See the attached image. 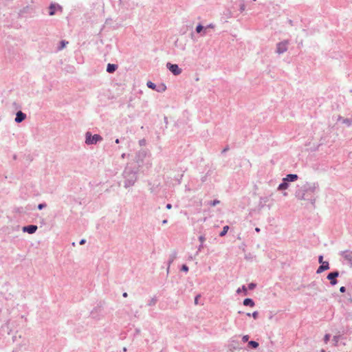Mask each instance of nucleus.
Here are the masks:
<instances>
[{
    "instance_id": "1",
    "label": "nucleus",
    "mask_w": 352,
    "mask_h": 352,
    "mask_svg": "<svg viewBox=\"0 0 352 352\" xmlns=\"http://www.w3.org/2000/svg\"><path fill=\"white\" fill-rule=\"evenodd\" d=\"M102 137L100 135L95 134L94 135H91V134L89 132L86 133V140L85 142L87 144H96L98 142L102 140Z\"/></svg>"
},
{
    "instance_id": "2",
    "label": "nucleus",
    "mask_w": 352,
    "mask_h": 352,
    "mask_svg": "<svg viewBox=\"0 0 352 352\" xmlns=\"http://www.w3.org/2000/svg\"><path fill=\"white\" fill-rule=\"evenodd\" d=\"M167 67L175 75H179L182 73V69L179 68L177 65L167 63Z\"/></svg>"
},
{
    "instance_id": "3",
    "label": "nucleus",
    "mask_w": 352,
    "mask_h": 352,
    "mask_svg": "<svg viewBox=\"0 0 352 352\" xmlns=\"http://www.w3.org/2000/svg\"><path fill=\"white\" fill-rule=\"evenodd\" d=\"M287 49V41H284V42H281L280 43L278 44L277 45V52L278 54H282L283 52H285Z\"/></svg>"
},
{
    "instance_id": "4",
    "label": "nucleus",
    "mask_w": 352,
    "mask_h": 352,
    "mask_svg": "<svg viewBox=\"0 0 352 352\" xmlns=\"http://www.w3.org/2000/svg\"><path fill=\"white\" fill-rule=\"evenodd\" d=\"M339 275V273L338 272H333L327 276V278L331 281V284L334 285L337 283V280L336 279V277H338Z\"/></svg>"
},
{
    "instance_id": "5",
    "label": "nucleus",
    "mask_w": 352,
    "mask_h": 352,
    "mask_svg": "<svg viewBox=\"0 0 352 352\" xmlns=\"http://www.w3.org/2000/svg\"><path fill=\"white\" fill-rule=\"evenodd\" d=\"M37 230V226H34V225H31V226H25L23 227V230L24 232H27L30 234H33Z\"/></svg>"
},
{
    "instance_id": "6",
    "label": "nucleus",
    "mask_w": 352,
    "mask_h": 352,
    "mask_svg": "<svg viewBox=\"0 0 352 352\" xmlns=\"http://www.w3.org/2000/svg\"><path fill=\"white\" fill-rule=\"evenodd\" d=\"M26 116L25 113H23V112L21 111H18L16 113V118H15V121L16 122H21L23 120H25Z\"/></svg>"
},
{
    "instance_id": "7",
    "label": "nucleus",
    "mask_w": 352,
    "mask_h": 352,
    "mask_svg": "<svg viewBox=\"0 0 352 352\" xmlns=\"http://www.w3.org/2000/svg\"><path fill=\"white\" fill-rule=\"evenodd\" d=\"M329 268V263L324 262L322 265L318 268L317 273L320 274L324 270H327Z\"/></svg>"
},
{
    "instance_id": "8",
    "label": "nucleus",
    "mask_w": 352,
    "mask_h": 352,
    "mask_svg": "<svg viewBox=\"0 0 352 352\" xmlns=\"http://www.w3.org/2000/svg\"><path fill=\"white\" fill-rule=\"evenodd\" d=\"M298 179V175L296 174H289L284 178L285 182H294Z\"/></svg>"
},
{
    "instance_id": "9",
    "label": "nucleus",
    "mask_w": 352,
    "mask_h": 352,
    "mask_svg": "<svg viewBox=\"0 0 352 352\" xmlns=\"http://www.w3.org/2000/svg\"><path fill=\"white\" fill-rule=\"evenodd\" d=\"M117 67L118 66L116 65L109 63L107 65V72L109 73H113L116 70Z\"/></svg>"
},
{
    "instance_id": "10",
    "label": "nucleus",
    "mask_w": 352,
    "mask_h": 352,
    "mask_svg": "<svg viewBox=\"0 0 352 352\" xmlns=\"http://www.w3.org/2000/svg\"><path fill=\"white\" fill-rule=\"evenodd\" d=\"M56 8H58V9H61V7L59 6L58 5L52 4L50 6V15L52 16V15H54L55 14V11H56Z\"/></svg>"
},
{
    "instance_id": "11",
    "label": "nucleus",
    "mask_w": 352,
    "mask_h": 352,
    "mask_svg": "<svg viewBox=\"0 0 352 352\" xmlns=\"http://www.w3.org/2000/svg\"><path fill=\"white\" fill-rule=\"evenodd\" d=\"M243 305H245V306H250V307H254V302H253V300L250 298H245L244 300H243Z\"/></svg>"
},
{
    "instance_id": "12",
    "label": "nucleus",
    "mask_w": 352,
    "mask_h": 352,
    "mask_svg": "<svg viewBox=\"0 0 352 352\" xmlns=\"http://www.w3.org/2000/svg\"><path fill=\"white\" fill-rule=\"evenodd\" d=\"M288 188V184L287 182H283L282 184H280L278 186V190H285Z\"/></svg>"
},
{
    "instance_id": "13",
    "label": "nucleus",
    "mask_w": 352,
    "mask_h": 352,
    "mask_svg": "<svg viewBox=\"0 0 352 352\" xmlns=\"http://www.w3.org/2000/svg\"><path fill=\"white\" fill-rule=\"evenodd\" d=\"M229 230V226H226L223 228V230L220 232L219 235L221 236H223L224 235H226V234L228 232Z\"/></svg>"
},
{
    "instance_id": "14",
    "label": "nucleus",
    "mask_w": 352,
    "mask_h": 352,
    "mask_svg": "<svg viewBox=\"0 0 352 352\" xmlns=\"http://www.w3.org/2000/svg\"><path fill=\"white\" fill-rule=\"evenodd\" d=\"M248 344L253 348H257L258 346V343L256 341H250Z\"/></svg>"
},
{
    "instance_id": "15",
    "label": "nucleus",
    "mask_w": 352,
    "mask_h": 352,
    "mask_svg": "<svg viewBox=\"0 0 352 352\" xmlns=\"http://www.w3.org/2000/svg\"><path fill=\"white\" fill-rule=\"evenodd\" d=\"M204 29V27L201 25H198L196 28V32L197 33H200Z\"/></svg>"
},
{
    "instance_id": "16",
    "label": "nucleus",
    "mask_w": 352,
    "mask_h": 352,
    "mask_svg": "<svg viewBox=\"0 0 352 352\" xmlns=\"http://www.w3.org/2000/svg\"><path fill=\"white\" fill-rule=\"evenodd\" d=\"M147 86H148L149 88H151V89H155V84H154V83H153V82H151V81H148V82H147Z\"/></svg>"
},
{
    "instance_id": "17",
    "label": "nucleus",
    "mask_w": 352,
    "mask_h": 352,
    "mask_svg": "<svg viewBox=\"0 0 352 352\" xmlns=\"http://www.w3.org/2000/svg\"><path fill=\"white\" fill-rule=\"evenodd\" d=\"M67 43H68V42H65L64 41H61V43H60L61 46L60 47L59 49L60 50L63 49Z\"/></svg>"
},
{
    "instance_id": "18",
    "label": "nucleus",
    "mask_w": 352,
    "mask_h": 352,
    "mask_svg": "<svg viewBox=\"0 0 352 352\" xmlns=\"http://www.w3.org/2000/svg\"><path fill=\"white\" fill-rule=\"evenodd\" d=\"M255 287H256V285L254 283H252L249 284V285H248V288L250 290L254 289L255 288Z\"/></svg>"
},
{
    "instance_id": "19",
    "label": "nucleus",
    "mask_w": 352,
    "mask_h": 352,
    "mask_svg": "<svg viewBox=\"0 0 352 352\" xmlns=\"http://www.w3.org/2000/svg\"><path fill=\"white\" fill-rule=\"evenodd\" d=\"M258 312L257 311H254L252 313V314H251V316H252L254 319H256L257 317H258Z\"/></svg>"
},
{
    "instance_id": "20",
    "label": "nucleus",
    "mask_w": 352,
    "mask_h": 352,
    "mask_svg": "<svg viewBox=\"0 0 352 352\" xmlns=\"http://www.w3.org/2000/svg\"><path fill=\"white\" fill-rule=\"evenodd\" d=\"M218 204H219V201L214 200L212 202H211L210 205L212 206H216Z\"/></svg>"
},
{
    "instance_id": "21",
    "label": "nucleus",
    "mask_w": 352,
    "mask_h": 352,
    "mask_svg": "<svg viewBox=\"0 0 352 352\" xmlns=\"http://www.w3.org/2000/svg\"><path fill=\"white\" fill-rule=\"evenodd\" d=\"M249 339V336L248 335L243 336L242 340L244 342H247Z\"/></svg>"
},
{
    "instance_id": "22",
    "label": "nucleus",
    "mask_w": 352,
    "mask_h": 352,
    "mask_svg": "<svg viewBox=\"0 0 352 352\" xmlns=\"http://www.w3.org/2000/svg\"><path fill=\"white\" fill-rule=\"evenodd\" d=\"M182 270L184 272H188V267L186 265H183L182 267Z\"/></svg>"
},
{
    "instance_id": "23",
    "label": "nucleus",
    "mask_w": 352,
    "mask_h": 352,
    "mask_svg": "<svg viewBox=\"0 0 352 352\" xmlns=\"http://www.w3.org/2000/svg\"><path fill=\"white\" fill-rule=\"evenodd\" d=\"M329 338H330L329 335H328V334L325 335V336H324V342L326 343L329 341Z\"/></svg>"
},
{
    "instance_id": "24",
    "label": "nucleus",
    "mask_w": 352,
    "mask_h": 352,
    "mask_svg": "<svg viewBox=\"0 0 352 352\" xmlns=\"http://www.w3.org/2000/svg\"><path fill=\"white\" fill-rule=\"evenodd\" d=\"M45 206V204H39V205L38 206V208L39 210H41V209H43Z\"/></svg>"
},
{
    "instance_id": "25",
    "label": "nucleus",
    "mask_w": 352,
    "mask_h": 352,
    "mask_svg": "<svg viewBox=\"0 0 352 352\" xmlns=\"http://www.w3.org/2000/svg\"><path fill=\"white\" fill-rule=\"evenodd\" d=\"M318 261H319L320 263H324V261H323V256H319Z\"/></svg>"
},
{
    "instance_id": "26",
    "label": "nucleus",
    "mask_w": 352,
    "mask_h": 352,
    "mask_svg": "<svg viewBox=\"0 0 352 352\" xmlns=\"http://www.w3.org/2000/svg\"><path fill=\"white\" fill-rule=\"evenodd\" d=\"M199 297H200V296H199V295H198V296H197L195 297V305H197V304H198V299H199Z\"/></svg>"
},
{
    "instance_id": "27",
    "label": "nucleus",
    "mask_w": 352,
    "mask_h": 352,
    "mask_svg": "<svg viewBox=\"0 0 352 352\" xmlns=\"http://www.w3.org/2000/svg\"><path fill=\"white\" fill-rule=\"evenodd\" d=\"M208 28H214V25H212V24H210L209 25H208L206 28H205V30Z\"/></svg>"
},
{
    "instance_id": "28",
    "label": "nucleus",
    "mask_w": 352,
    "mask_h": 352,
    "mask_svg": "<svg viewBox=\"0 0 352 352\" xmlns=\"http://www.w3.org/2000/svg\"><path fill=\"white\" fill-rule=\"evenodd\" d=\"M199 240L201 241V243H203L204 241V240H205V238L203 236H201L199 237Z\"/></svg>"
},
{
    "instance_id": "29",
    "label": "nucleus",
    "mask_w": 352,
    "mask_h": 352,
    "mask_svg": "<svg viewBox=\"0 0 352 352\" xmlns=\"http://www.w3.org/2000/svg\"><path fill=\"white\" fill-rule=\"evenodd\" d=\"M340 291L341 292H345V287H341L340 288Z\"/></svg>"
},
{
    "instance_id": "30",
    "label": "nucleus",
    "mask_w": 352,
    "mask_h": 352,
    "mask_svg": "<svg viewBox=\"0 0 352 352\" xmlns=\"http://www.w3.org/2000/svg\"><path fill=\"white\" fill-rule=\"evenodd\" d=\"M171 208H172L171 204H168L166 205V208H167V209H170Z\"/></svg>"
},
{
    "instance_id": "31",
    "label": "nucleus",
    "mask_w": 352,
    "mask_h": 352,
    "mask_svg": "<svg viewBox=\"0 0 352 352\" xmlns=\"http://www.w3.org/2000/svg\"><path fill=\"white\" fill-rule=\"evenodd\" d=\"M85 243V239H82L80 241V245H82Z\"/></svg>"
},
{
    "instance_id": "32",
    "label": "nucleus",
    "mask_w": 352,
    "mask_h": 352,
    "mask_svg": "<svg viewBox=\"0 0 352 352\" xmlns=\"http://www.w3.org/2000/svg\"><path fill=\"white\" fill-rule=\"evenodd\" d=\"M243 291L244 292H247V289H246V287H245V286H243Z\"/></svg>"
},
{
    "instance_id": "33",
    "label": "nucleus",
    "mask_w": 352,
    "mask_h": 352,
    "mask_svg": "<svg viewBox=\"0 0 352 352\" xmlns=\"http://www.w3.org/2000/svg\"><path fill=\"white\" fill-rule=\"evenodd\" d=\"M127 296H128L127 293L124 292L123 294V297L126 298V297H127Z\"/></svg>"
},
{
    "instance_id": "34",
    "label": "nucleus",
    "mask_w": 352,
    "mask_h": 352,
    "mask_svg": "<svg viewBox=\"0 0 352 352\" xmlns=\"http://www.w3.org/2000/svg\"><path fill=\"white\" fill-rule=\"evenodd\" d=\"M255 230H256L257 232H258L260 231V229H259L258 228H256L255 229Z\"/></svg>"
},
{
    "instance_id": "35",
    "label": "nucleus",
    "mask_w": 352,
    "mask_h": 352,
    "mask_svg": "<svg viewBox=\"0 0 352 352\" xmlns=\"http://www.w3.org/2000/svg\"><path fill=\"white\" fill-rule=\"evenodd\" d=\"M116 144H118V143H119V140H118V139H116Z\"/></svg>"
},
{
    "instance_id": "36",
    "label": "nucleus",
    "mask_w": 352,
    "mask_h": 352,
    "mask_svg": "<svg viewBox=\"0 0 352 352\" xmlns=\"http://www.w3.org/2000/svg\"><path fill=\"white\" fill-rule=\"evenodd\" d=\"M166 222H167V221H166V220H164V221H163V223H166Z\"/></svg>"
},
{
    "instance_id": "37",
    "label": "nucleus",
    "mask_w": 352,
    "mask_h": 352,
    "mask_svg": "<svg viewBox=\"0 0 352 352\" xmlns=\"http://www.w3.org/2000/svg\"><path fill=\"white\" fill-rule=\"evenodd\" d=\"M240 292H241V289H239L237 290V292H238V293H239Z\"/></svg>"
},
{
    "instance_id": "38",
    "label": "nucleus",
    "mask_w": 352,
    "mask_h": 352,
    "mask_svg": "<svg viewBox=\"0 0 352 352\" xmlns=\"http://www.w3.org/2000/svg\"><path fill=\"white\" fill-rule=\"evenodd\" d=\"M321 352H325V351L324 350H322Z\"/></svg>"
}]
</instances>
